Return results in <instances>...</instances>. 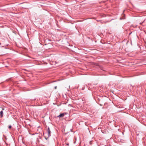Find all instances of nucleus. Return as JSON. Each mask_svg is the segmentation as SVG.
Here are the masks:
<instances>
[{"label": "nucleus", "instance_id": "nucleus-10", "mask_svg": "<svg viewBox=\"0 0 146 146\" xmlns=\"http://www.w3.org/2000/svg\"><path fill=\"white\" fill-rule=\"evenodd\" d=\"M128 42V41L127 42V43Z\"/></svg>", "mask_w": 146, "mask_h": 146}, {"label": "nucleus", "instance_id": "nucleus-8", "mask_svg": "<svg viewBox=\"0 0 146 146\" xmlns=\"http://www.w3.org/2000/svg\"><path fill=\"white\" fill-rule=\"evenodd\" d=\"M131 33H132V32H131V33H129V35H130Z\"/></svg>", "mask_w": 146, "mask_h": 146}, {"label": "nucleus", "instance_id": "nucleus-4", "mask_svg": "<svg viewBox=\"0 0 146 146\" xmlns=\"http://www.w3.org/2000/svg\"><path fill=\"white\" fill-rule=\"evenodd\" d=\"M9 128L10 129H11V125H9Z\"/></svg>", "mask_w": 146, "mask_h": 146}, {"label": "nucleus", "instance_id": "nucleus-5", "mask_svg": "<svg viewBox=\"0 0 146 146\" xmlns=\"http://www.w3.org/2000/svg\"><path fill=\"white\" fill-rule=\"evenodd\" d=\"M144 21H143L142 23H140V25L142 24L143 23V22H144Z\"/></svg>", "mask_w": 146, "mask_h": 146}, {"label": "nucleus", "instance_id": "nucleus-2", "mask_svg": "<svg viewBox=\"0 0 146 146\" xmlns=\"http://www.w3.org/2000/svg\"><path fill=\"white\" fill-rule=\"evenodd\" d=\"M64 113H61L58 116V117H63L64 116Z\"/></svg>", "mask_w": 146, "mask_h": 146}, {"label": "nucleus", "instance_id": "nucleus-1", "mask_svg": "<svg viewBox=\"0 0 146 146\" xmlns=\"http://www.w3.org/2000/svg\"><path fill=\"white\" fill-rule=\"evenodd\" d=\"M47 131L48 133V137H49L50 135L51 131L49 127L48 128Z\"/></svg>", "mask_w": 146, "mask_h": 146}, {"label": "nucleus", "instance_id": "nucleus-9", "mask_svg": "<svg viewBox=\"0 0 146 146\" xmlns=\"http://www.w3.org/2000/svg\"><path fill=\"white\" fill-rule=\"evenodd\" d=\"M56 86L55 87V89H56Z\"/></svg>", "mask_w": 146, "mask_h": 146}, {"label": "nucleus", "instance_id": "nucleus-11", "mask_svg": "<svg viewBox=\"0 0 146 146\" xmlns=\"http://www.w3.org/2000/svg\"><path fill=\"white\" fill-rule=\"evenodd\" d=\"M132 44V43H131V44Z\"/></svg>", "mask_w": 146, "mask_h": 146}, {"label": "nucleus", "instance_id": "nucleus-6", "mask_svg": "<svg viewBox=\"0 0 146 146\" xmlns=\"http://www.w3.org/2000/svg\"><path fill=\"white\" fill-rule=\"evenodd\" d=\"M66 145L68 146L69 145V143H66Z\"/></svg>", "mask_w": 146, "mask_h": 146}, {"label": "nucleus", "instance_id": "nucleus-7", "mask_svg": "<svg viewBox=\"0 0 146 146\" xmlns=\"http://www.w3.org/2000/svg\"><path fill=\"white\" fill-rule=\"evenodd\" d=\"M124 19V18H120V19Z\"/></svg>", "mask_w": 146, "mask_h": 146}, {"label": "nucleus", "instance_id": "nucleus-3", "mask_svg": "<svg viewBox=\"0 0 146 146\" xmlns=\"http://www.w3.org/2000/svg\"><path fill=\"white\" fill-rule=\"evenodd\" d=\"M0 115L1 117H2L3 115V111H1L0 112Z\"/></svg>", "mask_w": 146, "mask_h": 146}]
</instances>
